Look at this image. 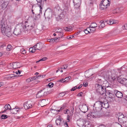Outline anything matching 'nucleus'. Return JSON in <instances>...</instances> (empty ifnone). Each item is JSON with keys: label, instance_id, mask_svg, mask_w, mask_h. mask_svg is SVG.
<instances>
[{"label": "nucleus", "instance_id": "ddd939ff", "mask_svg": "<svg viewBox=\"0 0 127 127\" xmlns=\"http://www.w3.org/2000/svg\"><path fill=\"white\" fill-rule=\"evenodd\" d=\"M37 50H40L43 48V45L41 43H38L33 46Z\"/></svg>", "mask_w": 127, "mask_h": 127}, {"label": "nucleus", "instance_id": "6e6d98bb", "mask_svg": "<svg viewBox=\"0 0 127 127\" xmlns=\"http://www.w3.org/2000/svg\"><path fill=\"white\" fill-rule=\"evenodd\" d=\"M10 76V75H7L6 76L5 78H6L7 79H11Z\"/></svg>", "mask_w": 127, "mask_h": 127}, {"label": "nucleus", "instance_id": "4468645a", "mask_svg": "<svg viewBox=\"0 0 127 127\" xmlns=\"http://www.w3.org/2000/svg\"><path fill=\"white\" fill-rule=\"evenodd\" d=\"M56 123L57 125L60 126L62 125V124H63V122H62L60 117H59L58 118H57L56 121Z\"/></svg>", "mask_w": 127, "mask_h": 127}, {"label": "nucleus", "instance_id": "2f4dec72", "mask_svg": "<svg viewBox=\"0 0 127 127\" xmlns=\"http://www.w3.org/2000/svg\"><path fill=\"white\" fill-rule=\"evenodd\" d=\"M12 48L11 45L8 44L7 46V50L8 51H11L12 50Z\"/></svg>", "mask_w": 127, "mask_h": 127}, {"label": "nucleus", "instance_id": "2eb2a0df", "mask_svg": "<svg viewBox=\"0 0 127 127\" xmlns=\"http://www.w3.org/2000/svg\"><path fill=\"white\" fill-rule=\"evenodd\" d=\"M66 106L65 104H63L62 107L59 110H54L53 109H51V112H55L56 111L57 112H60L62 111L63 109H64V108H65V107H66Z\"/></svg>", "mask_w": 127, "mask_h": 127}, {"label": "nucleus", "instance_id": "bf43d9fd", "mask_svg": "<svg viewBox=\"0 0 127 127\" xmlns=\"http://www.w3.org/2000/svg\"><path fill=\"white\" fill-rule=\"evenodd\" d=\"M68 27V31H70V30H72L73 29V28L71 27Z\"/></svg>", "mask_w": 127, "mask_h": 127}, {"label": "nucleus", "instance_id": "79ce46f5", "mask_svg": "<svg viewBox=\"0 0 127 127\" xmlns=\"http://www.w3.org/2000/svg\"><path fill=\"white\" fill-rule=\"evenodd\" d=\"M90 31L91 32H95V28H90Z\"/></svg>", "mask_w": 127, "mask_h": 127}, {"label": "nucleus", "instance_id": "dca6fc26", "mask_svg": "<svg viewBox=\"0 0 127 127\" xmlns=\"http://www.w3.org/2000/svg\"><path fill=\"white\" fill-rule=\"evenodd\" d=\"M101 3H102L104 5H105L107 7L109 6L110 3L108 0H103L101 1Z\"/></svg>", "mask_w": 127, "mask_h": 127}, {"label": "nucleus", "instance_id": "37998d69", "mask_svg": "<svg viewBox=\"0 0 127 127\" xmlns=\"http://www.w3.org/2000/svg\"><path fill=\"white\" fill-rule=\"evenodd\" d=\"M54 85V84L52 83H49L48 85H47V86H48L49 87H53V85Z\"/></svg>", "mask_w": 127, "mask_h": 127}, {"label": "nucleus", "instance_id": "412c9836", "mask_svg": "<svg viewBox=\"0 0 127 127\" xmlns=\"http://www.w3.org/2000/svg\"><path fill=\"white\" fill-rule=\"evenodd\" d=\"M19 111V109L15 108L11 109V112L12 114H17V112Z\"/></svg>", "mask_w": 127, "mask_h": 127}, {"label": "nucleus", "instance_id": "3c124183", "mask_svg": "<svg viewBox=\"0 0 127 127\" xmlns=\"http://www.w3.org/2000/svg\"><path fill=\"white\" fill-rule=\"evenodd\" d=\"M97 82H98V83L99 84H100L101 85L102 84L103 82V81H102L101 79H98V80L97 81Z\"/></svg>", "mask_w": 127, "mask_h": 127}, {"label": "nucleus", "instance_id": "1a4fd4ad", "mask_svg": "<svg viewBox=\"0 0 127 127\" xmlns=\"http://www.w3.org/2000/svg\"><path fill=\"white\" fill-rule=\"evenodd\" d=\"M38 2V5L39 6L40 8L39 10L40 13L39 14L40 15L41 13H42V8L43 7L44 3L43 2V0H36Z\"/></svg>", "mask_w": 127, "mask_h": 127}, {"label": "nucleus", "instance_id": "8fccbe9b", "mask_svg": "<svg viewBox=\"0 0 127 127\" xmlns=\"http://www.w3.org/2000/svg\"><path fill=\"white\" fill-rule=\"evenodd\" d=\"M123 28L124 29L127 30V24H125L124 26H123Z\"/></svg>", "mask_w": 127, "mask_h": 127}, {"label": "nucleus", "instance_id": "e2e57ef3", "mask_svg": "<svg viewBox=\"0 0 127 127\" xmlns=\"http://www.w3.org/2000/svg\"><path fill=\"white\" fill-rule=\"evenodd\" d=\"M10 77L11 79H13L14 77H15V76L13 74H11L10 75Z\"/></svg>", "mask_w": 127, "mask_h": 127}, {"label": "nucleus", "instance_id": "a19ab883", "mask_svg": "<svg viewBox=\"0 0 127 127\" xmlns=\"http://www.w3.org/2000/svg\"><path fill=\"white\" fill-rule=\"evenodd\" d=\"M121 121H122L123 122H126L127 121V117L125 116L122 120Z\"/></svg>", "mask_w": 127, "mask_h": 127}, {"label": "nucleus", "instance_id": "4c0bfd02", "mask_svg": "<svg viewBox=\"0 0 127 127\" xmlns=\"http://www.w3.org/2000/svg\"><path fill=\"white\" fill-rule=\"evenodd\" d=\"M20 52L22 54H25L26 53V50L24 49H22L20 50Z\"/></svg>", "mask_w": 127, "mask_h": 127}, {"label": "nucleus", "instance_id": "69168bd1", "mask_svg": "<svg viewBox=\"0 0 127 127\" xmlns=\"http://www.w3.org/2000/svg\"><path fill=\"white\" fill-rule=\"evenodd\" d=\"M83 85H84V86L86 87L88 86V83L87 82H84L83 83Z\"/></svg>", "mask_w": 127, "mask_h": 127}, {"label": "nucleus", "instance_id": "f257e3e1", "mask_svg": "<svg viewBox=\"0 0 127 127\" xmlns=\"http://www.w3.org/2000/svg\"><path fill=\"white\" fill-rule=\"evenodd\" d=\"M11 27L8 26L4 23L1 24V30L2 34L8 37L12 35V32L11 31Z\"/></svg>", "mask_w": 127, "mask_h": 127}, {"label": "nucleus", "instance_id": "bb28decb", "mask_svg": "<svg viewBox=\"0 0 127 127\" xmlns=\"http://www.w3.org/2000/svg\"><path fill=\"white\" fill-rule=\"evenodd\" d=\"M93 113H91V114H89L87 115L88 119H90L91 118H93L95 117L94 115L93 114Z\"/></svg>", "mask_w": 127, "mask_h": 127}, {"label": "nucleus", "instance_id": "7ed1b4c3", "mask_svg": "<svg viewBox=\"0 0 127 127\" xmlns=\"http://www.w3.org/2000/svg\"><path fill=\"white\" fill-rule=\"evenodd\" d=\"M96 90L98 94L103 95L106 92V88L104 86L99 84H96Z\"/></svg>", "mask_w": 127, "mask_h": 127}, {"label": "nucleus", "instance_id": "c03bdc74", "mask_svg": "<svg viewBox=\"0 0 127 127\" xmlns=\"http://www.w3.org/2000/svg\"><path fill=\"white\" fill-rule=\"evenodd\" d=\"M9 65H10V66H9V68L10 69H13V68L12 67H13L14 63H10V64Z\"/></svg>", "mask_w": 127, "mask_h": 127}, {"label": "nucleus", "instance_id": "a18cd8bd", "mask_svg": "<svg viewBox=\"0 0 127 127\" xmlns=\"http://www.w3.org/2000/svg\"><path fill=\"white\" fill-rule=\"evenodd\" d=\"M74 108H72V109L70 111H69L70 115L72 116L73 115V113L74 111Z\"/></svg>", "mask_w": 127, "mask_h": 127}, {"label": "nucleus", "instance_id": "39448f33", "mask_svg": "<svg viewBox=\"0 0 127 127\" xmlns=\"http://www.w3.org/2000/svg\"><path fill=\"white\" fill-rule=\"evenodd\" d=\"M102 102L100 101H97L94 105L95 107L96 111L99 112L101 111L102 109Z\"/></svg>", "mask_w": 127, "mask_h": 127}, {"label": "nucleus", "instance_id": "49530a36", "mask_svg": "<svg viewBox=\"0 0 127 127\" xmlns=\"http://www.w3.org/2000/svg\"><path fill=\"white\" fill-rule=\"evenodd\" d=\"M41 77V75H39L38 76H34L33 77V78L34 80H35L36 79H37V78H38L39 77Z\"/></svg>", "mask_w": 127, "mask_h": 127}, {"label": "nucleus", "instance_id": "774afa93", "mask_svg": "<svg viewBox=\"0 0 127 127\" xmlns=\"http://www.w3.org/2000/svg\"><path fill=\"white\" fill-rule=\"evenodd\" d=\"M108 20H105L102 22L104 23H106L107 24V23L108 22Z\"/></svg>", "mask_w": 127, "mask_h": 127}, {"label": "nucleus", "instance_id": "f8f14e48", "mask_svg": "<svg viewBox=\"0 0 127 127\" xmlns=\"http://www.w3.org/2000/svg\"><path fill=\"white\" fill-rule=\"evenodd\" d=\"M88 107L86 104H84L82 105L81 110L83 112L85 113L88 111Z\"/></svg>", "mask_w": 127, "mask_h": 127}, {"label": "nucleus", "instance_id": "5fc2aeb1", "mask_svg": "<svg viewBox=\"0 0 127 127\" xmlns=\"http://www.w3.org/2000/svg\"><path fill=\"white\" fill-rule=\"evenodd\" d=\"M114 96V94L111 92L109 95V97L110 98H112Z\"/></svg>", "mask_w": 127, "mask_h": 127}, {"label": "nucleus", "instance_id": "423d86ee", "mask_svg": "<svg viewBox=\"0 0 127 127\" xmlns=\"http://www.w3.org/2000/svg\"><path fill=\"white\" fill-rule=\"evenodd\" d=\"M9 0H0V5L2 9H5L8 5Z\"/></svg>", "mask_w": 127, "mask_h": 127}, {"label": "nucleus", "instance_id": "e433bc0d", "mask_svg": "<svg viewBox=\"0 0 127 127\" xmlns=\"http://www.w3.org/2000/svg\"><path fill=\"white\" fill-rule=\"evenodd\" d=\"M73 2L74 3H81V0H73Z\"/></svg>", "mask_w": 127, "mask_h": 127}, {"label": "nucleus", "instance_id": "c756f323", "mask_svg": "<svg viewBox=\"0 0 127 127\" xmlns=\"http://www.w3.org/2000/svg\"><path fill=\"white\" fill-rule=\"evenodd\" d=\"M90 27H88L84 31V32L85 34H87L89 33H91V32L90 31Z\"/></svg>", "mask_w": 127, "mask_h": 127}, {"label": "nucleus", "instance_id": "7c9ffc66", "mask_svg": "<svg viewBox=\"0 0 127 127\" xmlns=\"http://www.w3.org/2000/svg\"><path fill=\"white\" fill-rule=\"evenodd\" d=\"M81 3H74V6L75 8L76 9H79L80 7Z\"/></svg>", "mask_w": 127, "mask_h": 127}, {"label": "nucleus", "instance_id": "4d7b16f0", "mask_svg": "<svg viewBox=\"0 0 127 127\" xmlns=\"http://www.w3.org/2000/svg\"><path fill=\"white\" fill-rule=\"evenodd\" d=\"M65 95L64 93H61L59 95L60 96H64Z\"/></svg>", "mask_w": 127, "mask_h": 127}, {"label": "nucleus", "instance_id": "052dcab7", "mask_svg": "<svg viewBox=\"0 0 127 127\" xmlns=\"http://www.w3.org/2000/svg\"><path fill=\"white\" fill-rule=\"evenodd\" d=\"M77 88V87L76 86H75V87H74L73 88H72L71 90V91H74Z\"/></svg>", "mask_w": 127, "mask_h": 127}, {"label": "nucleus", "instance_id": "9b49d317", "mask_svg": "<svg viewBox=\"0 0 127 127\" xmlns=\"http://www.w3.org/2000/svg\"><path fill=\"white\" fill-rule=\"evenodd\" d=\"M114 93L117 97L118 98H121L123 97V93L117 90H114Z\"/></svg>", "mask_w": 127, "mask_h": 127}, {"label": "nucleus", "instance_id": "a211bd4d", "mask_svg": "<svg viewBox=\"0 0 127 127\" xmlns=\"http://www.w3.org/2000/svg\"><path fill=\"white\" fill-rule=\"evenodd\" d=\"M43 90L39 91L37 94L36 97L39 98L43 96Z\"/></svg>", "mask_w": 127, "mask_h": 127}, {"label": "nucleus", "instance_id": "cd10ccee", "mask_svg": "<svg viewBox=\"0 0 127 127\" xmlns=\"http://www.w3.org/2000/svg\"><path fill=\"white\" fill-rule=\"evenodd\" d=\"M100 22L101 24L99 27V28L101 29L103 28L105 26V24L102 21H100Z\"/></svg>", "mask_w": 127, "mask_h": 127}, {"label": "nucleus", "instance_id": "09e8293b", "mask_svg": "<svg viewBox=\"0 0 127 127\" xmlns=\"http://www.w3.org/2000/svg\"><path fill=\"white\" fill-rule=\"evenodd\" d=\"M64 113L65 114H68L69 113V111L68 109H66V110H64Z\"/></svg>", "mask_w": 127, "mask_h": 127}, {"label": "nucleus", "instance_id": "680f3d73", "mask_svg": "<svg viewBox=\"0 0 127 127\" xmlns=\"http://www.w3.org/2000/svg\"><path fill=\"white\" fill-rule=\"evenodd\" d=\"M32 53H34L36 51V50L37 49H36V48H32Z\"/></svg>", "mask_w": 127, "mask_h": 127}, {"label": "nucleus", "instance_id": "338daca9", "mask_svg": "<svg viewBox=\"0 0 127 127\" xmlns=\"http://www.w3.org/2000/svg\"><path fill=\"white\" fill-rule=\"evenodd\" d=\"M64 67L63 68V69H65L67 68L68 66V64H66L65 65H64Z\"/></svg>", "mask_w": 127, "mask_h": 127}, {"label": "nucleus", "instance_id": "864d4df0", "mask_svg": "<svg viewBox=\"0 0 127 127\" xmlns=\"http://www.w3.org/2000/svg\"><path fill=\"white\" fill-rule=\"evenodd\" d=\"M57 82H61L62 83L64 82V80L63 78L62 79L58 81Z\"/></svg>", "mask_w": 127, "mask_h": 127}, {"label": "nucleus", "instance_id": "ea45409f", "mask_svg": "<svg viewBox=\"0 0 127 127\" xmlns=\"http://www.w3.org/2000/svg\"><path fill=\"white\" fill-rule=\"evenodd\" d=\"M47 59V58L46 57L43 58H42V59H40V60H39L38 61H37L36 62V63H38L41 61H45Z\"/></svg>", "mask_w": 127, "mask_h": 127}, {"label": "nucleus", "instance_id": "473e14b6", "mask_svg": "<svg viewBox=\"0 0 127 127\" xmlns=\"http://www.w3.org/2000/svg\"><path fill=\"white\" fill-rule=\"evenodd\" d=\"M18 64V63L17 62H15L14 63V66L13 67H12L13 69H15L18 67L17 66Z\"/></svg>", "mask_w": 127, "mask_h": 127}, {"label": "nucleus", "instance_id": "f03ea898", "mask_svg": "<svg viewBox=\"0 0 127 127\" xmlns=\"http://www.w3.org/2000/svg\"><path fill=\"white\" fill-rule=\"evenodd\" d=\"M71 0H64V6L63 7V10L64 12L62 13L59 15L58 16L59 18L61 19L62 18L64 17V16L66 14V12L68 10L69 5V4Z\"/></svg>", "mask_w": 127, "mask_h": 127}, {"label": "nucleus", "instance_id": "13d9d810", "mask_svg": "<svg viewBox=\"0 0 127 127\" xmlns=\"http://www.w3.org/2000/svg\"><path fill=\"white\" fill-rule=\"evenodd\" d=\"M59 35L61 37H62L63 35V33L62 32H59Z\"/></svg>", "mask_w": 127, "mask_h": 127}, {"label": "nucleus", "instance_id": "72a5a7b5", "mask_svg": "<svg viewBox=\"0 0 127 127\" xmlns=\"http://www.w3.org/2000/svg\"><path fill=\"white\" fill-rule=\"evenodd\" d=\"M71 79V77L70 76H69L65 78L64 79V82H68Z\"/></svg>", "mask_w": 127, "mask_h": 127}, {"label": "nucleus", "instance_id": "c85d7f7f", "mask_svg": "<svg viewBox=\"0 0 127 127\" xmlns=\"http://www.w3.org/2000/svg\"><path fill=\"white\" fill-rule=\"evenodd\" d=\"M55 32L56 33L61 32L62 31V29L61 28H57L55 29Z\"/></svg>", "mask_w": 127, "mask_h": 127}, {"label": "nucleus", "instance_id": "f3484780", "mask_svg": "<svg viewBox=\"0 0 127 127\" xmlns=\"http://www.w3.org/2000/svg\"><path fill=\"white\" fill-rule=\"evenodd\" d=\"M118 81L121 84H123L124 85L125 82H126L127 79H126V78H118L117 79Z\"/></svg>", "mask_w": 127, "mask_h": 127}, {"label": "nucleus", "instance_id": "5701e85b", "mask_svg": "<svg viewBox=\"0 0 127 127\" xmlns=\"http://www.w3.org/2000/svg\"><path fill=\"white\" fill-rule=\"evenodd\" d=\"M108 7L105 5H104L102 3H101L100 5V8L102 10H106Z\"/></svg>", "mask_w": 127, "mask_h": 127}, {"label": "nucleus", "instance_id": "aec40b11", "mask_svg": "<svg viewBox=\"0 0 127 127\" xmlns=\"http://www.w3.org/2000/svg\"><path fill=\"white\" fill-rule=\"evenodd\" d=\"M117 23V22L116 20L113 19H111L108 20V22L107 23V24L112 25L115 24Z\"/></svg>", "mask_w": 127, "mask_h": 127}, {"label": "nucleus", "instance_id": "b1692460", "mask_svg": "<svg viewBox=\"0 0 127 127\" xmlns=\"http://www.w3.org/2000/svg\"><path fill=\"white\" fill-rule=\"evenodd\" d=\"M102 107L106 109L108 108L109 107V105L108 102L105 103L102 102Z\"/></svg>", "mask_w": 127, "mask_h": 127}, {"label": "nucleus", "instance_id": "6ab92c4d", "mask_svg": "<svg viewBox=\"0 0 127 127\" xmlns=\"http://www.w3.org/2000/svg\"><path fill=\"white\" fill-rule=\"evenodd\" d=\"M4 108H5V110L2 112V113L6 112L7 110H10L11 109V106L10 105L8 104L5 105L4 107Z\"/></svg>", "mask_w": 127, "mask_h": 127}, {"label": "nucleus", "instance_id": "603ef678", "mask_svg": "<svg viewBox=\"0 0 127 127\" xmlns=\"http://www.w3.org/2000/svg\"><path fill=\"white\" fill-rule=\"evenodd\" d=\"M111 92L109 90L108 91V92L106 91L105 93H106V94H107L109 95Z\"/></svg>", "mask_w": 127, "mask_h": 127}, {"label": "nucleus", "instance_id": "6e6552de", "mask_svg": "<svg viewBox=\"0 0 127 127\" xmlns=\"http://www.w3.org/2000/svg\"><path fill=\"white\" fill-rule=\"evenodd\" d=\"M44 15L45 16V18L46 17L48 19L51 18L52 16L51 10V9L46 10L44 13Z\"/></svg>", "mask_w": 127, "mask_h": 127}, {"label": "nucleus", "instance_id": "de8ad7c7", "mask_svg": "<svg viewBox=\"0 0 127 127\" xmlns=\"http://www.w3.org/2000/svg\"><path fill=\"white\" fill-rule=\"evenodd\" d=\"M41 77V75H39L38 76H34L33 77V78L34 80H35L36 79H37V78H38L39 77Z\"/></svg>", "mask_w": 127, "mask_h": 127}, {"label": "nucleus", "instance_id": "0eeeda50", "mask_svg": "<svg viewBox=\"0 0 127 127\" xmlns=\"http://www.w3.org/2000/svg\"><path fill=\"white\" fill-rule=\"evenodd\" d=\"M21 28H22L21 26L18 25L16 26L13 32V33L17 35L19 34L21 32Z\"/></svg>", "mask_w": 127, "mask_h": 127}, {"label": "nucleus", "instance_id": "20e7f679", "mask_svg": "<svg viewBox=\"0 0 127 127\" xmlns=\"http://www.w3.org/2000/svg\"><path fill=\"white\" fill-rule=\"evenodd\" d=\"M34 25V24L33 23L32 24L31 22L26 21L23 28L25 30H30L33 28Z\"/></svg>", "mask_w": 127, "mask_h": 127}, {"label": "nucleus", "instance_id": "c9c22d12", "mask_svg": "<svg viewBox=\"0 0 127 127\" xmlns=\"http://www.w3.org/2000/svg\"><path fill=\"white\" fill-rule=\"evenodd\" d=\"M43 96H46L48 95L49 93V92L47 91H44V89H43Z\"/></svg>", "mask_w": 127, "mask_h": 127}, {"label": "nucleus", "instance_id": "0e129e2a", "mask_svg": "<svg viewBox=\"0 0 127 127\" xmlns=\"http://www.w3.org/2000/svg\"><path fill=\"white\" fill-rule=\"evenodd\" d=\"M50 42L51 43H52L54 41V38H52L51 39H50Z\"/></svg>", "mask_w": 127, "mask_h": 127}, {"label": "nucleus", "instance_id": "4be33fe9", "mask_svg": "<svg viewBox=\"0 0 127 127\" xmlns=\"http://www.w3.org/2000/svg\"><path fill=\"white\" fill-rule=\"evenodd\" d=\"M118 115L119 116L118 120L120 121H121L122 119L123 118L125 117L122 113H119Z\"/></svg>", "mask_w": 127, "mask_h": 127}, {"label": "nucleus", "instance_id": "a878e982", "mask_svg": "<svg viewBox=\"0 0 127 127\" xmlns=\"http://www.w3.org/2000/svg\"><path fill=\"white\" fill-rule=\"evenodd\" d=\"M97 24L95 22H94L93 23H92L90 25L89 27L90 28H94L96 27L97 26Z\"/></svg>", "mask_w": 127, "mask_h": 127}, {"label": "nucleus", "instance_id": "f704fd0d", "mask_svg": "<svg viewBox=\"0 0 127 127\" xmlns=\"http://www.w3.org/2000/svg\"><path fill=\"white\" fill-rule=\"evenodd\" d=\"M7 115H6L3 114L1 116V119H5L7 118Z\"/></svg>", "mask_w": 127, "mask_h": 127}, {"label": "nucleus", "instance_id": "393cba45", "mask_svg": "<svg viewBox=\"0 0 127 127\" xmlns=\"http://www.w3.org/2000/svg\"><path fill=\"white\" fill-rule=\"evenodd\" d=\"M39 103L42 105L45 106L46 104V101L45 99H42L40 101Z\"/></svg>", "mask_w": 127, "mask_h": 127}, {"label": "nucleus", "instance_id": "58836bf2", "mask_svg": "<svg viewBox=\"0 0 127 127\" xmlns=\"http://www.w3.org/2000/svg\"><path fill=\"white\" fill-rule=\"evenodd\" d=\"M63 69V67H61L58 68V70H57L56 71V72L57 73L59 71H60V72H63V70H62V69Z\"/></svg>", "mask_w": 127, "mask_h": 127}, {"label": "nucleus", "instance_id": "9d476101", "mask_svg": "<svg viewBox=\"0 0 127 127\" xmlns=\"http://www.w3.org/2000/svg\"><path fill=\"white\" fill-rule=\"evenodd\" d=\"M32 102L30 101L26 102L24 104V106L25 109H27L32 107V105L31 103Z\"/></svg>", "mask_w": 127, "mask_h": 127}]
</instances>
